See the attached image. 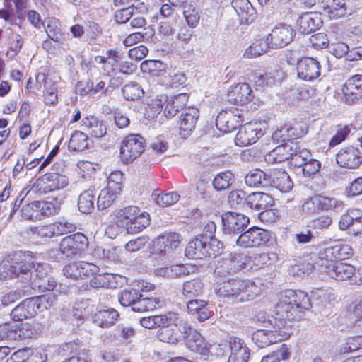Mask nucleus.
<instances>
[{
  "mask_svg": "<svg viewBox=\"0 0 362 362\" xmlns=\"http://www.w3.org/2000/svg\"><path fill=\"white\" fill-rule=\"evenodd\" d=\"M259 321H262L264 327L267 329H259L252 335V339L259 348H264L279 341H283L290 337L291 325H288L286 320L279 316L268 317L259 316Z\"/></svg>",
  "mask_w": 362,
  "mask_h": 362,
  "instance_id": "f257e3e1",
  "label": "nucleus"
},
{
  "mask_svg": "<svg viewBox=\"0 0 362 362\" xmlns=\"http://www.w3.org/2000/svg\"><path fill=\"white\" fill-rule=\"evenodd\" d=\"M311 307L307 293L300 290H286L281 294L279 302L276 305V314L291 325L292 320L300 317V313Z\"/></svg>",
  "mask_w": 362,
  "mask_h": 362,
  "instance_id": "f03ea898",
  "label": "nucleus"
},
{
  "mask_svg": "<svg viewBox=\"0 0 362 362\" xmlns=\"http://www.w3.org/2000/svg\"><path fill=\"white\" fill-rule=\"evenodd\" d=\"M42 268V264H35L25 259H11L0 266V276L17 279L23 283H27L33 279V271L40 272Z\"/></svg>",
  "mask_w": 362,
  "mask_h": 362,
  "instance_id": "7ed1b4c3",
  "label": "nucleus"
},
{
  "mask_svg": "<svg viewBox=\"0 0 362 362\" xmlns=\"http://www.w3.org/2000/svg\"><path fill=\"white\" fill-rule=\"evenodd\" d=\"M88 244V238L83 233H76L63 238L59 249L49 250V255L57 261L64 258L71 259L80 255L87 247Z\"/></svg>",
  "mask_w": 362,
  "mask_h": 362,
  "instance_id": "20e7f679",
  "label": "nucleus"
},
{
  "mask_svg": "<svg viewBox=\"0 0 362 362\" xmlns=\"http://www.w3.org/2000/svg\"><path fill=\"white\" fill-rule=\"evenodd\" d=\"M255 284L248 280L229 279L219 283L216 288V293L221 297H236L240 296V300H249L253 298L257 293Z\"/></svg>",
  "mask_w": 362,
  "mask_h": 362,
  "instance_id": "39448f33",
  "label": "nucleus"
},
{
  "mask_svg": "<svg viewBox=\"0 0 362 362\" xmlns=\"http://www.w3.org/2000/svg\"><path fill=\"white\" fill-rule=\"evenodd\" d=\"M223 243L218 240L206 241L197 236L185 248V255L190 259H202L216 257L221 252Z\"/></svg>",
  "mask_w": 362,
  "mask_h": 362,
  "instance_id": "423d86ee",
  "label": "nucleus"
},
{
  "mask_svg": "<svg viewBox=\"0 0 362 362\" xmlns=\"http://www.w3.org/2000/svg\"><path fill=\"white\" fill-rule=\"evenodd\" d=\"M251 258L243 253H230L221 260L218 261L214 272L218 276L226 273H235L241 269H247L250 265Z\"/></svg>",
  "mask_w": 362,
  "mask_h": 362,
  "instance_id": "0eeeda50",
  "label": "nucleus"
},
{
  "mask_svg": "<svg viewBox=\"0 0 362 362\" xmlns=\"http://www.w3.org/2000/svg\"><path fill=\"white\" fill-rule=\"evenodd\" d=\"M145 139L139 134H129L122 141L120 158L125 163H131L144 151Z\"/></svg>",
  "mask_w": 362,
  "mask_h": 362,
  "instance_id": "6e6552de",
  "label": "nucleus"
},
{
  "mask_svg": "<svg viewBox=\"0 0 362 362\" xmlns=\"http://www.w3.org/2000/svg\"><path fill=\"white\" fill-rule=\"evenodd\" d=\"M76 230V226L64 219L49 225L38 226L30 228V233L36 238H50L65 233H71Z\"/></svg>",
  "mask_w": 362,
  "mask_h": 362,
  "instance_id": "1a4fd4ad",
  "label": "nucleus"
},
{
  "mask_svg": "<svg viewBox=\"0 0 362 362\" xmlns=\"http://www.w3.org/2000/svg\"><path fill=\"white\" fill-rule=\"evenodd\" d=\"M314 267L337 281L349 279L354 276L356 272L354 266L339 262L332 264L315 262Z\"/></svg>",
  "mask_w": 362,
  "mask_h": 362,
  "instance_id": "9d476101",
  "label": "nucleus"
},
{
  "mask_svg": "<svg viewBox=\"0 0 362 362\" xmlns=\"http://www.w3.org/2000/svg\"><path fill=\"white\" fill-rule=\"evenodd\" d=\"M222 230L226 235L241 234L250 223L244 214L228 211L221 216Z\"/></svg>",
  "mask_w": 362,
  "mask_h": 362,
  "instance_id": "9b49d317",
  "label": "nucleus"
},
{
  "mask_svg": "<svg viewBox=\"0 0 362 362\" xmlns=\"http://www.w3.org/2000/svg\"><path fill=\"white\" fill-rule=\"evenodd\" d=\"M68 185V179L66 176L58 173H49L45 175L42 179L37 181L36 186H33L26 192V194H34L39 188L40 194H45L52 191L64 188Z\"/></svg>",
  "mask_w": 362,
  "mask_h": 362,
  "instance_id": "f8f14e48",
  "label": "nucleus"
},
{
  "mask_svg": "<svg viewBox=\"0 0 362 362\" xmlns=\"http://www.w3.org/2000/svg\"><path fill=\"white\" fill-rule=\"evenodd\" d=\"M269 240L267 230L259 228H250L242 233L236 239V245L243 248H250L265 245Z\"/></svg>",
  "mask_w": 362,
  "mask_h": 362,
  "instance_id": "ddd939ff",
  "label": "nucleus"
},
{
  "mask_svg": "<svg viewBox=\"0 0 362 362\" xmlns=\"http://www.w3.org/2000/svg\"><path fill=\"white\" fill-rule=\"evenodd\" d=\"M352 255L353 250L350 245L338 244L320 250L315 262L332 264L335 263L338 259H349Z\"/></svg>",
  "mask_w": 362,
  "mask_h": 362,
  "instance_id": "4468645a",
  "label": "nucleus"
},
{
  "mask_svg": "<svg viewBox=\"0 0 362 362\" xmlns=\"http://www.w3.org/2000/svg\"><path fill=\"white\" fill-rule=\"evenodd\" d=\"M296 31L290 25H279L267 35L270 48L278 49L288 45L293 39Z\"/></svg>",
  "mask_w": 362,
  "mask_h": 362,
  "instance_id": "2eb2a0df",
  "label": "nucleus"
},
{
  "mask_svg": "<svg viewBox=\"0 0 362 362\" xmlns=\"http://www.w3.org/2000/svg\"><path fill=\"white\" fill-rule=\"evenodd\" d=\"M264 134L260 124L247 123L240 125L235 138V143L239 146H246L255 143Z\"/></svg>",
  "mask_w": 362,
  "mask_h": 362,
  "instance_id": "dca6fc26",
  "label": "nucleus"
},
{
  "mask_svg": "<svg viewBox=\"0 0 362 362\" xmlns=\"http://www.w3.org/2000/svg\"><path fill=\"white\" fill-rule=\"evenodd\" d=\"M298 77L305 81H312L320 76L321 66L316 59L303 57L297 62Z\"/></svg>",
  "mask_w": 362,
  "mask_h": 362,
  "instance_id": "f3484780",
  "label": "nucleus"
},
{
  "mask_svg": "<svg viewBox=\"0 0 362 362\" xmlns=\"http://www.w3.org/2000/svg\"><path fill=\"white\" fill-rule=\"evenodd\" d=\"M336 160L341 168L356 169L362 163V156L358 148L351 146L341 148L336 155Z\"/></svg>",
  "mask_w": 362,
  "mask_h": 362,
  "instance_id": "a211bd4d",
  "label": "nucleus"
},
{
  "mask_svg": "<svg viewBox=\"0 0 362 362\" xmlns=\"http://www.w3.org/2000/svg\"><path fill=\"white\" fill-rule=\"evenodd\" d=\"M342 92L345 103H356L362 98V75L356 74L349 78L343 86Z\"/></svg>",
  "mask_w": 362,
  "mask_h": 362,
  "instance_id": "6ab92c4d",
  "label": "nucleus"
},
{
  "mask_svg": "<svg viewBox=\"0 0 362 362\" xmlns=\"http://www.w3.org/2000/svg\"><path fill=\"white\" fill-rule=\"evenodd\" d=\"M273 204L274 199L267 193L253 192L247 196L246 207L258 212L260 216L269 212Z\"/></svg>",
  "mask_w": 362,
  "mask_h": 362,
  "instance_id": "aec40b11",
  "label": "nucleus"
},
{
  "mask_svg": "<svg viewBox=\"0 0 362 362\" xmlns=\"http://www.w3.org/2000/svg\"><path fill=\"white\" fill-rule=\"evenodd\" d=\"M339 226V228L343 230L351 228V230L355 234H361L362 211L358 209H349L341 216Z\"/></svg>",
  "mask_w": 362,
  "mask_h": 362,
  "instance_id": "412c9836",
  "label": "nucleus"
},
{
  "mask_svg": "<svg viewBox=\"0 0 362 362\" xmlns=\"http://www.w3.org/2000/svg\"><path fill=\"white\" fill-rule=\"evenodd\" d=\"M252 98V89L248 83H240L231 87L228 93V100L230 103L243 105L250 102Z\"/></svg>",
  "mask_w": 362,
  "mask_h": 362,
  "instance_id": "4be33fe9",
  "label": "nucleus"
},
{
  "mask_svg": "<svg viewBox=\"0 0 362 362\" xmlns=\"http://www.w3.org/2000/svg\"><path fill=\"white\" fill-rule=\"evenodd\" d=\"M199 117L198 109L187 107L181 112L179 124L180 134L184 136L189 135L195 129L197 119Z\"/></svg>",
  "mask_w": 362,
  "mask_h": 362,
  "instance_id": "5701e85b",
  "label": "nucleus"
},
{
  "mask_svg": "<svg viewBox=\"0 0 362 362\" xmlns=\"http://www.w3.org/2000/svg\"><path fill=\"white\" fill-rule=\"evenodd\" d=\"M230 354L228 362H247L250 350L240 338L230 337L228 341Z\"/></svg>",
  "mask_w": 362,
  "mask_h": 362,
  "instance_id": "b1692460",
  "label": "nucleus"
},
{
  "mask_svg": "<svg viewBox=\"0 0 362 362\" xmlns=\"http://www.w3.org/2000/svg\"><path fill=\"white\" fill-rule=\"evenodd\" d=\"M269 187H274L282 192H288L293 187L288 173L282 169L269 170Z\"/></svg>",
  "mask_w": 362,
  "mask_h": 362,
  "instance_id": "393cba45",
  "label": "nucleus"
},
{
  "mask_svg": "<svg viewBox=\"0 0 362 362\" xmlns=\"http://www.w3.org/2000/svg\"><path fill=\"white\" fill-rule=\"evenodd\" d=\"M231 6L239 17L241 24H249L255 20L256 11L249 0H232Z\"/></svg>",
  "mask_w": 362,
  "mask_h": 362,
  "instance_id": "a878e982",
  "label": "nucleus"
},
{
  "mask_svg": "<svg viewBox=\"0 0 362 362\" xmlns=\"http://www.w3.org/2000/svg\"><path fill=\"white\" fill-rule=\"evenodd\" d=\"M298 149V145L296 142L281 144L269 152L267 157L269 160L272 159L274 163H282L291 159Z\"/></svg>",
  "mask_w": 362,
  "mask_h": 362,
  "instance_id": "bb28decb",
  "label": "nucleus"
},
{
  "mask_svg": "<svg viewBox=\"0 0 362 362\" xmlns=\"http://www.w3.org/2000/svg\"><path fill=\"white\" fill-rule=\"evenodd\" d=\"M322 21L316 13L306 12L303 13L297 21L298 28L303 34H309L317 30Z\"/></svg>",
  "mask_w": 362,
  "mask_h": 362,
  "instance_id": "cd10ccee",
  "label": "nucleus"
},
{
  "mask_svg": "<svg viewBox=\"0 0 362 362\" xmlns=\"http://www.w3.org/2000/svg\"><path fill=\"white\" fill-rule=\"evenodd\" d=\"M35 303L33 298L25 299L12 310L11 313L12 319L18 322L34 317L37 313Z\"/></svg>",
  "mask_w": 362,
  "mask_h": 362,
  "instance_id": "c85d7f7f",
  "label": "nucleus"
},
{
  "mask_svg": "<svg viewBox=\"0 0 362 362\" xmlns=\"http://www.w3.org/2000/svg\"><path fill=\"white\" fill-rule=\"evenodd\" d=\"M180 235L175 232L166 233L159 236L156 243V250L159 253H170L180 243Z\"/></svg>",
  "mask_w": 362,
  "mask_h": 362,
  "instance_id": "c756f323",
  "label": "nucleus"
},
{
  "mask_svg": "<svg viewBox=\"0 0 362 362\" xmlns=\"http://www.w3.org/2000/svg\"><path fill=\"white\" fill-rule=\"evenodd\" d=\"M239 119L230 111H222L216 119V126L221 132L229 133L241 125Z\"/></svg>",
  "mask_w": 362,
  "mask_h": 362,
  "instance_id": "7c9ffc66",
  "label": "nucleus"
},
{
  "mask_svg": "<svg viewBox=\"0 0 362 362\" xmlns=\"http://www.w3.org/2000/svg\"><path fill=\"white\" fill-rule=\"evenodd\" d=\"M188 312L199 322H204L211 316L208 303L203 300L192 299L187 304Z\"/></svg>",
  "mask_w": 362,
  "mask_h": 362,
  "instance_id": "2f4dec72",
  "label": "nucleus"
},
{
  "mask_svg": "<svg viewBox=\"0 0 362 362\" xmlns=\"http://www.w3.org/2000/svg\"><path fill=\"white\" fill-rule=\"evenodd\" d=\"M187 347L193 352L208 357L210 354L211 345L198 332H194L192 337L186 341Z\"/></svg>",
  "mask_w": 362,
  "mask_h": 362,
  "instance_id": "473e14b6",
  "label": "nucleus"
},
{
  "mask_svg": "<svg viewBox=\"0 0 362 362\" xmlns=\"http://www.w3.org/2000/svg\"><path fill=\"white\" fill-rule=\"evenodd\" d=\"M320 7L325 13L333 18L344 16L347 10L346 0H320Z\"/></svg>",
  "mask_w": 362,
  "mask_h": 362,
  "instance_id": "72a5a7b5",
  "label": "nucleus"
},
{
  "mask_svg": "<svg viewBox=\"0 0 362 362\" xmlns=\"http://www.w3.org/2000/svg\"><path fill=\"white\" fill-rule=\"evenodd\" d=\"M189 96L187 93H180L173 97L170 100L167 101L164 108V115L166 117H173L177 115L179 111L182 112L185 108Z\"/></svg>",
  "mask_w": 362,
  "mask_h": 362,
  "instance_id": "f704fd0d",
  "label": "nucleus"
},
{
  "mask_svg": "<svg viewBox=\"0 0 362 362\" xmlns=\"http://www.w3.org/2000/svg\"><path fill=\"white\" fill-rule=\"evenodd\" d=\"M269 170L263 171L255 169L248 173L245 177L246 185L250 187L266 188L269 187Z\"/></svg>",
  "mask_w": 362,
  "mask_h": 362,
  "instance_id": "c9c22d12",
  "label": "nucleus"
},
{
  "mask_svg": "<svg viewBox=\"0 0 362 362\" xmlns=\"http://www.w3.org/2000/svg\"><path fill=\"white\" fill-rule=\"evenodd\" d=\"M163 305V301L159 298L144 297L139 293V298H136L132 310L134 312L144 313L151 311Z\"/></svg>",
  "mask_w": 362,
  "mask_h": 362,
  "instance_id": "e433bc0d",
  "label": "nucleus"
},
{
  "mask_svg": "<svg viewBox=\"0 0 362 362\" xmlns=\"http://www.w3.org/2000/svg\"><path fill=\"white\" fill-rule=\"evenodd\" d=\"M115 340L117 346H128L136 335V330L125 324H118L115 329Z\"/></svg>",
  "mask_w": 362,
  "mask_h": 362,
  "instance_id": "4c0bfd02",
  "label": "nucleus"
},
{
  "mask_svg": "<svg viewBox=\"0 0 362 362\" xmlns=\"http://www.w3.org/2000/svg\"><path fill=\"white\" fill-rule=\"evenodd\" d=\"M90 146L88 136L81 131H75L69 142L68 148L71 151H83Z\"/></svg>",
  "mask_w": 362,
  "mask_h": 362,
  "instance_id": "58836bf2",
  "label": "nucleus"
},
{
  "mask_svg": "<svg viewBox=\"0 0 362 362\" xmlns=\"http://www.w3.org/2000/svg\"><path fill=\"white\" fill-rule=\"evenodd\" d=\"M139 212V209L135 206H129L119 210L116 215L117 218V225L119 227L125 226L127 230V226L132 224Z\"/></svg>",
  "mask_w": 362,
  "mask_h": 362,
  "instance_id": "ea45409f",
  "label": "nucleus"
},
{
  "mask_svg": "<svg viewBox=\"0 0 362 362\" xmlns=\"http://www.w3.org/2000/svg\"><path fill=\"white\" fill-rule=\"evenodd\" d=\"M250 257L256 269L264 267H270L279 261L277 254L273 252L255 254Z\"/></svg>",
  "mask_w": 362,
  "mask_h": 362,
  "instance_id": "a19ab883",
  "label": "nucleus"
},
{
  "mask_svg": "<svg viewBox=\"0 0 362 362\" xmlns=\"http://www.w3.org/2000/svg\"><path fill=\"white\" fill-rule=\"evenodd\" d=\"M317 199L320 211L339 212L344 208V202L337 198L317 194Z\"/></svg>",
  "mask_w": 362,
  "mask_h": 362,
  "instance_id": "79ce46f5",
  "label": "nucleus"
},
{
  "mask_svg": "<svg viewBox=\"0 0 362 362\" xmlns=\"http://www.w3.org/2000/svg\"><path fill=\"white\" fill-rule=\"evenodd\" d=\"M11 340H21L30 338L34 334V329L29 323L10 324Z\"/></svg>",
  "mask_w": 362,
  "mask_h": 362,
  "instance_id": "37998d69",
  "label": "nucleus"
},
{
  "mask_svg": "<svg viewBox=\"0 0 362 362\" xmlns=\"http://www.w3.org/2000/svg\"><path fill=\"white\" fill-rule=\"evenodd\" d=\"M269 48L270 46L267 39L257 40L245 49L243 56L247 59L255 58L266 53Z\"/></svg>",
  "mask_w": 362,
  "mask_h": 362,
  "instance_id": "c03bdc74",
  "label": "nucleus"
},
{
  "mask_svg": "<svg viewBox=\"0 0 362 362\" xmlns=\"http://www.w3.org/2000/svg\"><path fill=\"white\" fill-rule=\"evenodd\" d=\"M83 124L88 127L89 134L95 138L103 137L107 132V128L103 122L95 117H86Z\"/></svg>",
  "mask_w": 362,
  "mask_h": 362,
  "instance_id": "a18cd8bd",
  "label": "nucleus"
},
{
  "mask_svg": "<svg viewBox=\"0 0 362 362\" xmlns=\"http://www.w3.org/2000/svg\"><path fill=\"white\" fill-rule=\"evenodd\" d=\"M178 325L169 327L160 328L157 332V337L160 341L175 344L180 339V335L177 329Z\"/></svg>",
  "mask_w": 362,
  "mask_h": 362,
  "instance_id": "49530a36",
  "label": "nucleus"
},
{
  "mask_svg": "<svg viewBox=\"0 0 362 362\" xmlns=\"http://www.w3.org/2000/svg\"><path fill=\"white\" fill-rule=\"evenodd\" d=\"M203 293V284L199 279L185 281L182 286V293L186 298H192Z\"/></svg>",
  "mask_w": 362,
  "mask_h": 362,
  "instance_id": "de8ad7c7",
  "label": "nucleus"
},
{
  "mask_svg": "<svg viewBox=\"0 0 362 362\" xmlns=\"http://www.w3.org/2000/svg\"><path fill=\"white\" fill-rule=\"evenodd\" d=\"M33 206L37 211L38 216L40 214L43 216H49L58 213L60 209V203L55 202L48 201H35Z\"/></svg>",
  "mask_w": 362,
  "mask_h": 362,
  "instance_id": "09e8293b",
  "label": "nucleus"
},
{
  "mask_svg": "<svg viewBox=\"0 0 362 362\" xmlns=\"http://www.w3.org/2000/svg\"><path fill=\"white\" fill-rule=\"evenodd\" d=\"M95 194L88 189L83 192L78 197V206L81 212L90 214L94 209Z\"/></svg>",
  "mask_w": 362,
  "mask_h": 362,
  "instance_id": "8fccbe9b",
  "label": "nucleus"
},
{
  "mask_svg": "<svg viewBox=\"0 0 362 362\" xmlns=\"http://www.w3.org/2000/svg\"><path fill=\"white\" fill-rule=\"evenodd\" d=\"M167 66L160 60H146L141 64L143 72L148 73L153 76H160L166 71Z\"/></svg>",
  "mask_w": 362,
  "mask_h": 362,
  "instance_id": "3c124183",
  "label": "nucleus"
},
{
  "mask_svg": "<svg viewBox=\"0 0 362 362\" xmlns=\"http://www.w3.org/2000/svg\"><path fill=\"white\" fill-rule=\"evenodd\" d=\"M233 181L234 175L230 171L221 172L214 177L213 186L217 191H222L228 189Z\"/></svg>",
  "mask_w": 362,
  "mask_h": 362,
  "instance_id": "603ef678",
  "label": "nucleus"
},
{
  "mask_svg": "<svg viewBox=\"0 0 362 362\" xmlns=\"http://www.w3.org/2000/svg\"><path fill=\"white\" fill-rule=\"evenodd\" d=\"M151 197L156 204L162 207H166L175 204L180 197V194L175 192L157 193L156 191L153 192Z\"/></svg>",
  "mask_w": 362,
  "mask_h": 362,
  "instance_id": "864d4df0",
  "label": "nucleus"
},
{
  "mask_svg": "<svg viewBox=\"0 0 362 362\" xmlns=\"http://www.w3.org/2000/svg\"><path fill=\"white\" fill-rule=\"evenodd\" d=\"M150 224V216L146 212H139L136 216V218L130 224L127 226V233H137L146 228Z\"/></svg>",
  "mask_w": 362,
  "mask_h": 362,
  "instance_id": "5fc2aeb1",
  "label": "nucleus"
},
{
  "mask_svg": "<svg viewBox=\"0 0 362 362\" xmlns=\"http://www.w3.org/2000/svg\"><path fill=\"white\" fill-rule=\"evenodd\" d=\"M279 71H273L264 74L256 73L254 76V83L256 86H272L275 84L279 76Z\"/></svg>",
  "mask_w": 362,
  "mask_h": 362,
  "instance_id": "6e6d98bb",
  "label": "nucleus"
},
{
  "mask_svg": "<svg viewBox=\"0 0 362 362\" xmlns=\"http://www.w3.org/2000/svg\"><path fill=\"white\" fill-rule=\"evenodd\" d=\"M35 273L36 279L32 283L35 287H37L42 292L54 290L57 285L54 279L47 275L44 276H39V272Z\"/></svg>",
  "mask_w": 362,
  "mask_h": 362,
  "instance_id": "4d7b16f0",
  "label": "nucleus"
},
{
  "mask_svg": "<svg viewBox=\"0 0 362 362\" xmlns=\"http://www.w3.org/2000/svg\"><path fill=\"white\" fill-rule=\"evenodd\" d=\"M122 93L127 100H136L140 99L144 94L141 87L134 83L125 85L122 88Z\"/></svg>",
  "mask_w": 362,
  "mask_h": 362,
  "instance_id": "13d9d810",
  "label": "nucleus"
},
{
  "mask_svg": "<svg viewBox=\"0 0 362 362\" xmlns=\"http://www.w3.org/2000/svg\"><path fill=\"white\" fill-rule=\"evenodd\" d=\"M43 80H45V102L48 105H54L57 102V87L56 84L49 78H45L43 76Z\"/></svg>",
  "mask_w": 362,
  "mask_h": 362,
  "instance_id": "bf43d9fd",
  "label": "nucleus"
},
{
  "mask_svg": "<svg viewBox=\"0 0 362 362\" xmlns=\"http://www.w3.org/2000/svg\"><path fill=\"white\" fill-rule=\"evenodd\" d=\"M37 310L42 311L52 306L57 300L54 293H47L39 296L32 297Z\"/></svg>",
  "mask_w": 362,
  "mask_h": 362,
  "instance_id": "052dcab7",
  "label": "nucleus"
},
{
  "mask_svg": "<svg viewBox=\"0 0 362 362\" xmlns=\"http://www.w3.org/2000/svg\"><path fill=\"white\" fill-rule=\"evenodd\" d=\"M157 321V327H169L179 322V314L174 312H168L163 315H156Z\"/></svg>",
  "mask_w": 362,
  "mask_h": 362,
  "instance_id": "680f3d73",
  "label": "nucleus"
},
{
  "mask_svg": "<svg viewBox=\"0 0 362 362\" xmlns=\"http://www.w3.org/2000/svg\"><path fill=\"white\" fill-rule=\"evenodd\" d=\"M148 28L144 29V32H136L129 34L122 41V43L126 47L132 46L138 42L148 40L152 35L151 32L148 31Z\"/></svg>",
  "mask_w": 362,
  "mask_h": 362,
  "instance_id": "e2e57ef3",
  "label": "nucleus"
},
{
  "mask_svg": "<svg viewBox=\"0 0 362 362\" xmlns=\"http://www.w3.org/2000/svg\"><path fill=\"white\" fill-rule=\"evenodd\" d=\"M112 309L99 310L93 317V322L101 327H109L113 323V316H111Z\"/></svg>",
  "mask_w": 362,
  "mask_h": 362,
  "instance_id": "0e129e2a",
  "label": "nucleus"
},
{
  "mask_svg": "<svg viewBox=\"0 0 362 362\" xmlns=\"http://www.w3.org/2000/svg\"><path fill=\"white\" fill-rule=\"evenodd\" d=\"M113 192L110 187L101 190L98 198L97 206L99 210H105L113 204Z\"/></svg>",
  "mask_w": 362,
  "mask_h": 362,
  "instance_id": "69168bd1",
  "label": "nucleus"
},
{
  "mask_svg": "<svg viewBox=\"0 0 362 362\" xmlns=\"http://www.w3.org/2000/svg\"><path fill=\"white\" fill-rule=\"evenodd\" d=\"M113 274L104 273L97 274L90 281V285L93 288H111Z\"/></svg>",
  "mask_w": 362,
  "mask_h": 362,
  "instance_id": "338daca9",
  "label": "nucleus"
},
{
  "mask_svg": "<svg viewBox=\"0 0 362 362\" xmlns=\"http://www.w3.org/2000/svg\"><path fill=\"white\" fill-rule=\"evenodd\" d=\"M351 132V126L350 125H339L337 127L336 133L332 136L330 141L329 146L334 147L340 144L343 142L347 137V136Z\"/></svg>",
  "mask_w": 362,
  "mask_h": 362,
  "instance_id": "774afa93",
  "label": "nucleus"
}]
</instances>
